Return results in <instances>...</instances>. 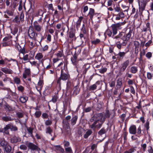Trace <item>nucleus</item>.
<instances>
[{
	"mask_svg": "<svg viewBox=\"0 0 153 153\" xmlns=\"http://www.w3.org/2000/svg\"><path fill=\"white\" fill-rule=\"evenodd\" d=\"M28 36L30 38L36 42V41L39 42L40 44L42 40V36L41 34H39L34 31L33 29H29L28 32Z\"/></svg>",
	"mask_w": 153,
	"mask_h": 153,
	"instance_id": "f257e3e1",
	"label": "nucleus"
},
{
	"mask_svg": "<svg viewBox=\"0 0 153 153\" xmlns=\"http://www.w3.org/2000/svg\"><path fill=\"white\" fill-rule=\"evenodd\" d=\"M65 67L67 68V64L66 63L64 64L63 68H62L60 77L59 78L57 81V84H59V86L61 85V80L64 81L66 80L70 76L67 73H66L64 72V71H66L65 69Z\"/></svg>",
	"mask_w": 153,
	"mask_h": 153,
	"instance_id": "f03ea898",
	"label": "nucleus"
},
{
	"mask_svg": "<svg viewBox=\"0 0 153 153\" xmlns=\"http://www.w3.org/2000/svg\"><path fill=\"white\" fill-rule=\"evenodd\" d=\"M125 23L126 22H123L112 24L111 25V27L112 28L113 36L115 35L117 33L118 30L122 29L121 26L124 25Z\"/></svg>",
	"mask_w": 153,
	"mask_h": 153,
	"instance_id": "7ed1b4c3",
	"label": "nucleus"
},
{
	"mask_svg": "<svg viewBox=\"0 0 153 153\" xmlns=\"http://www.w3.org/2000/svg\"><path fill=\"white\" fill-rule=\"evenodd\" d=\"M129 64L130 61L129 59H127L124 61L121 65L120 71V72L124 71Z\"/></svg>",
	"mask_w": 153,
	"mask_h": 153,
	"instance_id": "20e7f679",
	"label": "nucleus"
},
{
	"mask_svg": "<svg viewBox=\"0 0 153 153\" xmlns=\"http://www.w3.org/2000/svg\"><path fill=\"white\" fill-rule=\"evenodd\" d=\"M122 36V34H119L118 35L112 38L111 39V42L112 44H117L120 42L121 39L120 37Z\"/></svg>",
	"mask_w": 153,
	"mask_h": 153,
	"instance_id": "39448f33",
	"label": "nucleus"
},
{
	"mask_svg": "<svg viewBox=\"0 0 153 153\" xmlns=\"http://www.w3.org/2000/svg\"><path fill=\"white\" fill-rule=\"evenodd\" d=\"M132 32V30L130 29L129 32L127 33L125 36H124L125 37L124 39L123 40V44L124 45H126L127 42L130 39L131 36V33Z\"/></svg>",
	"mask_w": 153,
	"mask_h": 153,
	"instance_id": "423d86ee",
	"label": "nucleus"
},
{
	"mask_svg": "<svg viewBox=\"0 0 153 153\" xmlns=\"http://www.w3.org/2000/svg\"><path fill=\"white\" fill-rule=\"evenodd\" d=\"M26 145L27 146L28 148L32 150H36L38 151L40 150L39 149L38 147L37 146L34 144L32 143L29 142Z\"/></svg>",
	"mask_w": 153,
	"mask_h": 153,
	"instance_id": "0eeeda50",
	"label": "nucleus"
},
{
	"mask_svg": "<svg viewBox=\"0 0 153 153\" xmlns=\"http://www.w3.org/2000/svg\"><path fill=\"white\" fill-rule=\"evenodd\" d=\"M63 129L67 134L70 132V130L69 126V123L68 121H63Z\"/></svg>",
	"mask_w": 153,
	"mask_h": 153,
	"instance_id": "6e6552de",
	"label": "nucleus"
},
{
	"mask_svg": "<svg viewBox=\"0 0 153 153\" xmlns=\"http://www.w3.org/2000/svg\"><path fill=\"white\" fill-rule=\"evenodd\" d=\"M34 55V54H31V55L29 56V55L28 54H24L23 55V57L21 58V59H23L24 61H28L29 62L30 60L33 59Z\"/></svg>",
	"mask_w": 153,
	"mask_h": 153,
	"instance_id": "1a4fd4ad",
	"label": "nucleus"
},
{
	"mask_svg": "<svg viewBox=\"0 0 153 153\" xmlns=\"http://www.w3.org/2000/svg\"><path fill=\"white\" fill-rule=\"evenodd\" d=\"M33 27L35 30L37 32H40L42 28V26L40 25L36 21L33 23Z\"/></svg>",
	"mask_w": 153,
	"mask_h": 153,
	"instance_id": "9d476101",
	"label": "nucleus"
},
{
	"mask_svg": "<svg viewBox=\"0 0 153 153\" xmlns=\"http://www.w3.org/2000/svg\"><path fill=\"white\" fill-rule=\"evenodd\" d=\"M77 55L76 53H74L73 57L71 58V60L73 65L76 66L78 63V60H77Z\"/></svg>",
	"mask_w": 153,
	"mask_h": 153,
	"instance_id": "9b49d317",
	"label": "nucleus"
},
{
	"mask_svg": "<svg viewBox=\"0 0 153 153\" xmlns=\"http://www.w3.org/2000/svg\"><path fill=\"white\" fill-rule=\"evenodd\" d=\"M83 19V17L82 16H80L79 17L78 20L75 23V27L77 30H79L81 24Z\"/></svg>",
	"mask_w": 153,
	"mask_h": 153,
	"instance_id": "f8f14e48",
	"label": "nucleus"
},
{
	"mask_svg": "<svg viewBox=\"0 0 153 153\" xmlns=\"http://www.w3.org/2000/svg\"><path fill=\"white\" fill-rule=\"evenodd\" d=\"M21 141L20 138L19 137L14 136L10 139V142L12 143H16Z\"/></svg>",
	"mask_w": 153,
	"mask_h": 153,
	"instance_id": "ddd939ff",
	"label": "nucleus"
},
{
	"mask_svg": "<svg viewBox=\"0 0 153 153\" xmlns=\"http://www.w3.org/2000/svg\"><path fill=\"white\" fill-rule=\"evenodd\" d=\"M129 132L131 134H135L137 133V128L135 125H132L129 128Z\"/></svg>",
	"mask_w": 153,
	"mask_h": 153,
	"instance_id": "4468645a",
	"label": "nucleus"
},
{
	"mask_svg": "<svg viewBox=\"0 0 153 153\" xmlns=\"http://www.w3.org/2000/svg\"><path fill=\"white\" fill-rule=\"evenodd\" d=\"M1 70L6 74H12L13 73V71L11 69L6 67L1 68Z\"/></svg>",
	"mask_w": 153,
	"mask_h": 153,
	"instance_id": "2eb2a0df",
	"label": "nucleus"
},
{
	"mask_svg": "<svg viewBox=\"0 0 153 153\" xmlns=\"http://www.w3.org/2000/svg\"><path fill=\"white\" fill-rule=\"evenodd\" d=\"M30 75V68H26L24 73L23 74V78L26 79L27 76Z\"/></svg>",
	"mask_w": 153,
	"mask_h": 153,
	"instance_id": "dca6fc26",
	"label": "nucleus"
},
{
	"mask_svg": "<svg viewBox=\"0 0 153 153\" xmlns=\"http://www.w3.org/2000/svg\"><path fill=\"white\" fill-rule=\"evenodd\" d=\"M139 6L140 9L143 10L146 5V3L144 0H141L139 2Z\"/></svg>",
	"mask_w": 153,
	"mask_h": 153,
	"instance_id": "f3484780",
	"label": "nucleus"
},
{
	"mask_svg": "<svg viewBox=\"0 0 153 153\" xmlns=\"http://www.w3.org/2000/svg\"><path fill=\"white\" fill-rule=\"evenodd\" d=\"M94 9L90 8L89 9V11L88 14V16L90 18L89 20H92L93 16L94 14Z\"/></svg>",
	"mask_w": 153,
	"mask_h": 153,
	"instance_id": "a211bd4d",
	"label": "nucleus"
},
{
	"mask_svg": "<svg viewBox=\"0 0 153 153\" xmlns=\"http://www.w3.org/2000/svg\"><path fill=\"white\" fill-rule=\"evenodd\" d=\"M111 115V112L108 110H106L104 114V118H102L103 121H105L106 118H108Z\"/></svg>",
	"mask_w": 153,
	"mask_h": 153,
	"instance_id": "6ab92c4d",
	"label": "nucleus"
},
{
	"mask_svg": "<svg viewBox=\"0 0 153 153\" xmlns=\"http://www.w3.org/2000/svg\"><path fill=\"white\" fill-rule=\"evenodd\" d=\"M94 116L97 118H99L101 122H104L102 118H104V114L103 113H99L95 114Z\"/></svg>",
	"mask_w": 153,
	"mask_h": 153,
	"instance_id": "aec40b11",
	"label": "nucleus"
},
{
	"mask_svg": "<svg viewBox=\"0 0 153 153\" xmlns=\"http://www.w3.org/2000/svg\"><path fill=\"white\" fill-rule=\"evenodd\" d=\"M137 152V153H139V151H137L136 147H132L128 150L125 151L123 153H133Z\"/></svg>",
	"mask_w": 153,
	"mask_h": 153,
	"instance_id": "412c9836",
	"label": "nucleus"
},
{
	"mask_svg": "<svg viewBox=\"0 0 153 153\" xmlns=\"http://www.w3.org/2000/svg\"><path fill=\"white\" fill-rule=\"evenodd\" d=\"M116 17L115 18L116 20H120L121 18H124V13L123 12H121L118 14L115 15Z\"/></svg>",
	"mask_w": 153,
	"mask_h": 153,
	"instance_id": "4be33fe9",
	"label": "nucleus"
},
{
	"mask_svg": "<svg viewBox=\"0 0 153 153\" xmlns=\"http://www.w3.org/2000/svg\"><path fill=\"white\" fill-rule=\"evenodd\" d=\"M138 67L137 66H132L130 68V71L132 74H136L138 71Z\"/></svg>",
	"mask_w": 153,
	"mask_h": 153,
	"instance_id": "5701e85b",
	"label": "nucleus"
},
{
	"mask_svg": "<svg viewBox=\"0 0 153 153\" xmlns=\"http://www.w3.org/2000/svg\"><path fill=\"white\" fill-rule=\"evenodd\" d=\"M54 148L56 149L59 151L60 153H64V149L60 145H56L54 146Z\"/></svg>",
	"mask_w": 153,
	"mask_h": 153,
	"instance_id": "b1692460",
	"label": "nucleus"
},
{
	"mask_svg": "<svg viewBox=\"0 0 153 153\" xmlns=\"http://www.w3.org/2000/svg\"><path fill=\"white\" fill-rule=\"evenodd\" d=\"M10 128L9 124L6 125L3 128L4 133L6 134H9V132L8 130L10 129Z\"/></svg>",
	"mask_w": 153,
	"mask_h": 153,
	"instance_id": "393cba45",
	"label": "nucleus"
},
{
	"mask_svg": "<svg viewBox=\"0 0 153 153\" xmlns=\"http://www.w3.org/2000/svg\"><path fill=\"white\" fill-rule=\"evenodd\" d=\"M4 149L6 153H10L12 150V148L9 144H8L4 147Z\"/></svg>",
	"mask_w": 153,
	"mask_h": 153,
	"instance_id": "a878e982",
	"label": "nucleus"
},
{
	"mask_svg": "<svg viewBox=\"0 0 153 153\" xmlns=\"http://www.w3.org/2000/svg\"><path fill=\"white\" fill-rule=\"evenodd\" d=\"M78 117L76 116H75L73 117L71 120V124L72 126L75 125L77 120Z\"/></svg>",
	"mask_w": 153,
	"mask_h": 153,
	"instance_id": "bb28decb",
	"label": "nucleus"
},
{
	"mask_svg": "<svg viewBox=\"0 0 153 153\" xmlns=\"http://www.w3.org/2000/svg\"><path fill=\"white\" fill-rule=\"evenodd\" d=\"M74 90L73 94L75 95H76L79 93L80 88L79 86L76 85L74 88Z\"/></svg>",
	"mask_w": 153,
	"mask_h": 153,
	"instance_id": "cd10ccee",
	"label": "nucleus"
},
{
	"mask_svg": "<svg viewBox=\"0 0 153 153\" xmlns=\"http://www.w3.org/2000/svg\"><path fill=\"white\" fill-rule=\"evenodd\" d=\"M99 120H97L95 121L90 126V128L94 130L97 127V124Z\"/></svg>",
	"mask_w": 153,
	"mask_h": 153,
	"instance_id": "c85d7f7f",
	"label": "nucleus"
},
{
	"mask_svg": "<svg viewBox=\"0 0 153 153\" xmlns=\"http://www.w3.org/2000/svg\"><path fill=\"white\" fill-rule=\"evenodd\" d=\"M122 85V79L119 78L117 80L116 86L117 88H120Z\"/></svg>",
	"mask_w": 153,
	"mask_h": 153,
	"instance_id": "c756f323",
	"label": "nucleus"
},
{
	"mask_svg": "<svg viewBox=\"0 0 153 153\" xmlns=\"http://www.w3.org/2000/svg\"><path fill=\"white\" fill-rule=\"evenodd\" d=\"M126 53L124 52H119L118 54H117L118 56L117 57V58H118L119 59L121 58L123 59L125 56Z\"/></svg>",
	"mask_w": 153,
	"mask_h": 153,
	"instance_id": "7c9ffc66",
	"label": "nucleus"
},
{
	"mask_svg": "<svg viewBox=\"0 0 153 153\" xmlns=\"http://www.w3.org/2000/svg\"><path fill=\"white\" fill-rule=\"evenodd\" d=\"M92 133V130L91 129H88L86 132V133L84 135V137L85 138H87L88 136L91 135Z\"/></svg>",
	"mask_w": 153,
	"mask_h": 153,
	"instance_id": "2f4dec72",
	"label": "nucleus"
},
{
	"mask_svg": "<svg viewBox=\"0 0 153 153\" xmlns=\"http://www.w3.org/2000/svg\"><path fill=\"white\" fill-rule=\"evenodd\" d=\"M2 120L5 122L11 121L13 120L9 116H6L3 117H2Z\"/></svg>",
	"mask_w": 153,
	"mask_h": 153,
	"instance_id": "473e14b6",
	"label": "nucleus"
},
{
	"mask_svg": "<svg viewBox=\"0 0 153 153\" xmlns=\"http://www.w3.org/2000/svg\"><path fill=\"white\" fill-rule=\"evenodd\" d=\"M8 144H9L8 142L6 141L4 139H2L0 142V145L2 147H5Z\"/></svg>",
	"mask_w": 153,
	"mask_h": 153,
	"instance_id": "72a5a7b5",
	"label": "nucleus"
},
{
	"mask_svg": "<svg viewBox=\"0 0 153 153\" xmlns=\"http://www.w3.org/2000/svg\"><path fill=\"white\" fill-rule=\"evenodd\" d=\"M146 52L144 49H143L142 51L140 52L139 60L140 61L143 60V56L145 54Z\"/></svg>",
	"mask_w": 153,
	"mask_h": 153,
	"instance_id": "f704fd0d",
	"label": "nucleus"
},
{
	"mask_svg": "<svg viewBox=\"0 0 153 153\" xmlns=\"http://www.w3.org/2000/svg\"><path fill=\"white\" fill-rule=\"evenodd\" d=\"M43 57L42 54L40 53H37L35 56V59L38 60H40Z\"/></svg>",
	"mask_w": 153,
	"mask_h": 153,
	"instance_id": "c9c22d12",
	"label": "nucleus"
},
{
	"mask_svg": "<svg viewBox=\"0 0 153 153\" xmlns=\"http://www.w3.org/2000/svg\"><path fill=\"white\" fill-rule=\"evenodd\" d=\"M20 101L22 103L26 102L28 100V97L26 96H22L19 98Z\"/></svg>",
	"mask_w": 153,
	"mask_h": 153,
	"instance_id": "e433bc0d",
	"label": "nucleus"
},
{
	"mask_svg": "<svg viewBox=\"0 0 153 153\" xmlns=\"http://www.w3.org/2000/svg\"><path fill=\"white\" fill-rule=\"evenodd\" d=\"M11 36L6 37L3 39V41L4 42H7L11 43Z\"/></svg>",
	"mask_w": 153,
	"mask_h": 153,
	"instance_id": "4c0bfd02",
	"label": "nucleus"
},
{
	"mask_svg": "<svg viewBox=\"0 0 153 153\" xmlns=\"http://www.w3.org/2000/svg\"><path fill=\"white\" fill-rule=\"evenodd\" d=\"M9 126H10V129L11 131H16L18 130L17 128L15 126L13 125L12 124H9Z\"/></svg>",
	"mask_w": 153,
	"mask_h": 153,
	"instance_id": "58836bf2",
	"label": "nucleus"
},
{
	"mask_svg": "<svg viewBox=\"0 0 153 153\" xmlns=\"http://www.w3.org/2000/svg\"><path fill=\"white\" fill-rule=\"evenodd\" d=\"M4 13L7 14L9 16H13V10H7L4 12Z\"/></svg>",
	"mask_w": 153,
	"mask_h": 153,
	"instance_id": "ea45409f",
	"label": "nucleus"
},
{
	"mask_svg": "<svg viewBox=\"0 0 153 153\" xmlns=\"http://www.w3.org/2000/svg\"><path fill=\"white\" fill-rule=\"evenodd\" d=\"M30 64L32 65H33L34 66H36L37 68L39 69V63H37L36 61H34L33 62H30L29 61Z\"/></svg>",
	"mask_w": 153,
	"mask_h": 153,
	"instance_id": "a19ab883",
	"label": "nucleus"
},
{
	"mask_svg": "<svg viewBox=\"0 0 153 153\" xmlns=\"http://www.w3.org/2000/svg\"><path fill=\"white\" fill-rule=\"evenodd\" d=\"M100 42V39H96L93 41H91V43L92 44L96 45L99 43Z\"/></svg>",
	"mask_w": 153,
	"mask_h": 153,
	"instance_id": "79ce46f5",
	"label": "nucleus"
},
{
	"mask_svg": "<svg viewBox=\"0 0 153 153\" xmlns=\"http://www.w3.org/2000/svg\"><path fill=\"white\" fill-rule=\"evenodd\" d=\"M14 82L17 84H19L20 83V79L17 77H15L13 79Z\"/></svg>",
	"mask_w": 153,
	"mask_h": 153,
	"instance_id": "37998d69",
	"label": "nucleus"
},
{
	"mask_svg": "<svg viewBox=\"0 0 153 153\" xmlns=\"http://www.w3.org/2000/svg\"><path fill=\"white\" fill-rule=\"evenodd\" d=\"M53 132L52 129L50 127H48L46 128V133H48L49 134H51Z\"/></svg>",
	"mask_w": 153,
	"mask_h": 153,
	"instance_id": "c03bdc74",
	"label": "nucleus"
},
{
	"mask_svg": "<svg viewBox=\"0 0 153 153\" xmlns=\"http://www.w3.org/2000/svg\"><path fill=\"white\" fill-rule=\"evenodd\" d=\"M97 88V85L96 84H94L91 86L89 87V90L90 91L94 90H95Z\"/></svg>",
	"mask_w": 153,
	"mask_h": 153,
	"instance_id": "a18cd8bd",
	"label": "nucleus"
},
{
	"mask_svg": "<svg viewBox=\"0 0 153 153\" xmlns=\"http://www.w3.org/2000/svg\"><path fill=\"white\" fill-rule=\"evenodd\" d=\"M106 132L104 128H102L98 132V134L100 135L104 134Z\"/></svg>",
	"mask_w": 153,
	"mask_h": 153,
	"instance_id": "49530a36",
	"label": "nucleus"
},
{
	"mask_svg": "<svg viewBox=\"0 0 153 153\" xmlns=\"http://www.w3.org/2000/svg\"><path fill=\"white\" fill-rule=\"evenodd\" d=\"M89 66H88L87 67V65H84V66L83 68H84V70L83 71L82 74H85L88 69L89 68Z\"/></svg>",
	"mask_w": 153,
	"mask_h": 153,
	"instance_id": "de8ad7c7",
	"label": "nucleus"
},
{
	"mask_svg": "<svg viewBox=\"0 0 153 153\" xmlns=\"http://www.w3.org/2000/svg\"><path fill=\"white\" fill-rule=\"evenodd\" d=\"M114 9L116 12L119 13L121 12H123V11H122V10L119 6H116V7H114Z\"/></svg>",
	"mask_w": 153,
	"mask_h": 153,
	"instance_id": "09e8293b",
	"label": "nucleus"
},
{
	"mask_svg": "<svg viewBox=\"0 0 153 153\" xmlns=\"http://www.w3.org/2000/svg\"><path fill=\"white\" fill-rule=\"evenodd\" d=\"M65 149L67 153H73L72 149L71 147L66 148Z\"/></svg>",
	"mask_w": 153,
	"mask_h": 153,
	"instance_id": "8fccbe9b",
	"label": "nucleus"
},
{
	"mask_svg": "<svg viewBox=\"0 0 153 153\" xmlns=\"http://www.w3.org/2000/svg\"><path fill=\"white\" fill-rule=\"evenodd\" d=\"M41 114V112L40 111H36L35 113V116L36 117L38 118L40 117Z\"/></svg>",
	"mask_w": 153,
	"mask_h": 153,
	"instance_id": "3c124183",
	"label": "nucleus"
},
{
	"mask_svg": "<svg viewBox=\"0 0 153 153\" xmlns=\"http://www.w3.org/2000/svg\"><path fill=\"white\" fill-rule=\"evenodd\" d=\"M149 122L148 120H147L145 124L144 125V126L147 131L149 129Z\"/></svg>",
	"mask_w": 153,
	"mask_h": 153,
	"instance_id": "603ef678",
	"label": "nucleus"
},
{
	"mask_svg": "<svg viewBox=\"0 0 153 153\" xmlns=\"http://www.w3.org/2000/svg\"><path fill=\"white\" fill-rule=\"evenodd\" d=\"M153 76L152 74L150 72H147V77L148 79H151Z\"/></svg>",
	"mask_w": 153,
	"mask_h": 153,
	"instance_id": "864d4df0",
	"label": "nucleus"
},
{
	"mask_svg": "<svg viewBox=\"0 0 153 153\" xmlns=\"http://www.w3.org/2000/svg\"><path fill=\"white\" fill-rule=\"evenodd\" d=\"M134 44L135 46V49L139 48L140 43L138 42L137 41H135L134 42Z\"/></svg>",
	"mask_w": 153,
	"mask_h": 153,
	"instance_id": "5fc2aeb1",
	"label": "nucleus"
},
{
	"mask_svg": "<svg viewBox=\"0 0 153 153\" xmlns=\"http://www.w3.org/2000/svg\"><path fill=\"white\" fill-rule=\"evenodd\" d=\"M147 151L149 153H153V149L152 146H149L148 148Z\"/></svg>",
	"mask_w": 153,
	"mask_h": 153,
	"instance_id": "6e6d98bb",
	"label": "nucleus"
},
{
	"mask_svg": "<svg viewBox=\"0 0 153 153\" xmlns=\"http://www.w3.org/2000/svg\"><path fill=\"white\" fill-rule=\"evenodd\" d=\"M107 70V68H103L99 70V72L101 74H103Z\"/></svg>",
	"mask_w": 153,
	"mask_h": 153,
	"instance_id": "4d7b16f0",
	"label": "nucleus"
},
{
	"mask_svg": "<svg viewBox=\"0 0 153 153\" xmlns=\"http://www.w3.org/2000/svg\"><path fill=\"white\" fill-rule=\"evenodd\" d=\"M141 147L142 148L143 151L145 152L146 150L147 145L146 143L141 144Z\"/></svg>",
	"mask_w": 153,
	"mask_h": 153,
	"instance_id": "13d9d810",
	"label": "nucleus"
},
{
	"mask_svg": "<svg viewBox=\"0 0 153 153\" xmlns=\"http://www.w3.org/2000/svg\"><path fill=\"white\" fill-rule=\"evenodd\" d=\"M27 129L28 132L31 134L32 136L33 135V128L31 127H29L27 128Z\"/></svg>",
	"mask_w": 153,
	"mask_h": 153,
	"instance_id": "bf43d9fd",
	"label": "nucleus"
},
{
	"mask_svg": "<svg viewBox=\"0 0 153 153\" xmlns=\"http://www.w3.org/2000/svg\"><path fill=\"white\" fill-rule=\"evenodd\" d=\"M24 17V15L23 11H22L20 14V19L21 21L22 22L23 21Z\"/></svg>",
	"mask_w": 153,
	"mask_h": 153,
	"instance_id": "052dcab7",
	"label": "nucleus"
},
{
	"mask_svg": "<svg viewBox=\"0 0 153 153\" xmlns=\"http://www.w3.org/2000/svg\"><path fill=\"white\" fill-rule=\"evenodd\" d=\"M106 33L109 37H111L112 34L111 30L109 29L107 30L106 31Z\"/></svg>",
	"mask_w": 153,
	"mask_h": 153,
	"instance_id": "680f3d73",
	"label": "nucleus"
},
{
	"mask_svg": "<svg viewBox=\"0 0 153 153\" xmlns=\"http://www.w3.org/2000/svg\"><path fill=\"white\" fill-rule=\"evenodd\" d=\"M19 148L20 149L25 150L27 149V147L25 145H21L20 146Z\"/></svg>",
	"mask_w": 153,
	"mask_h": 153,
	"instance_id": "e2e57ef3",
	"label": "nucleus"
},
{
	"mask_svg": "<svg viewBox=\"0 0 153 153\" xmlns=\"http://www.w3.org/2000/svg\"><path fill=\"white\" fill-rule=\"evenodd\" d=\"M63 53L61 51H59L58 53L56 54V56L58 57H61L63 55Z\"/></svg>",
	"mask_w": 153,
	"mask_h": 153,
	"instance_id": "0e129e2a",
	"label": "nucleus"
},
{
	"mask_svg": "<svg viewBox=\"0 0 153 153\" xmlns=\"http://www.w3.org/2000/svg\"><path fill=\"white\" fill-rule=\"evenodd\" d=\"M52 123V121L51 120H46L45 122V124L46 126H48L51 125Z\"/></svg>",
	"mask_w": 153,
	"mask_h": 153,
	"instance_id": "69168bd1",
	"label": "nucleus"
},
{
	"mask_svg": "<svg viewBox=\"0 0 153 153\" xmlns=\"http://www.w3.org/2000/svg\"><path fill=\"white\" fill-rule=\"evenodd\" d=\"M16 115L18 117L20 118L23 117V114L22 112H18L16 113Z\"/></svg>",
	"mask_w": 153,
	"mask_h": 153,
	"instance_id": "338daca9",
	"label": "nucleus"
},
{
	"mask_svg": "<svg viewBox=\"0 0 153 153\" xmlns=\"http://www.w3.org/2000/svg\"><path fill=\"white\" fill-rule=\"evenodd\" d=\"M146 56L147 58L149 59L152 56V53L150 52H148L146 54Z\"/></svg>",
	"mask_w": 153,
	"mask_h": 153,
	"instance_id": "774afa93",
	"label": "nucleus"
}]
</instances>
